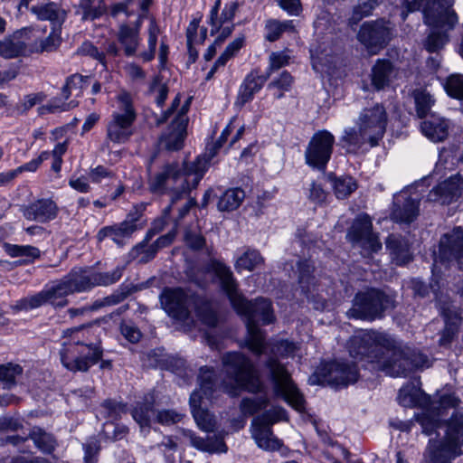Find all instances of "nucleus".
Here are the masks:
<instances>
[{
  "label": "nucleus",
  "instance_id": "nucleus-59",
  "mask_svg": "<svg viewBox=\"0 0 463 463\" xmlns=\"http://www.w3.org/2000/svg\"><path fill=\"white\" fill-rule=\"evenodd\" d=\"M184 240L185 244L193 250H200L205 244V240L196 228H187L184 232Z\"/></svg>",
  "mask_w": 463,
  "mask_h": 463
},
{
  "label": "nucleus",
  "instance_id": "nucleus-63",
  "mask_svg": "<svg viewBox=\"0 0 463 463\" xmlns=\"http://www.w3.org/2000/svg\"><path fill=\"white\" fill-rule=\"evenodd\" d=\"M458 325L446 322L445 328L442 330L439 344L440 346L449 347L458 333Z\"/></svg>",
  "mask_w": 463,
  "mask_h": 463
},
{
  "label": "nucleus",
  "instance_id": "nucleus-52",
  "mask_svg": "<svg viewBox=\"0 0 463 463\" xmlns=\"http://www.w3.org/2000/svg\"><path fill=\"white\" fill-rule=\"evenodd\" d=\"M293 84V77L288 71H283L278 79L273 80L269 85V89H278L279 92L275 94L276 99H281L285 91H288Z\"/></svg>",
  "mask_w": 463,
  "mask_h": 463
},
{
  "label": "nucleus",
  "instance_id": "nucleus-3",
  "mask_svg": "<svg viewBox=\"0 0 463 463\" xmlns=\"http://www.w3.org/2000/svg\"><path fill=\"white\" fill-rule=\"evenodd\" d=\"M209 165L205 156H198L192 163L165 165L149 182L150 190L156 194H168L170 204L164 210L167 216L178 201L187 197L192 189L197 187Z\"/></svg>",
  "mask_w": 463,
  "mask_h": 463
},
{
  "label": "nucleus",
  "instance_id": "nucleus-29",
  "mask_svg": "<svg viewBox=\"0 0 463 463\" xmlns=\"http://www.w3.org/2000/svg\"><path fill=\"white\" fill-rule=\"evenodd\" d=\"M269 77V73H268L267 76H262L254 71L250 72L240 87L235 104L239 107H242L250 101L254 94L260 91L263 87Z\"/></svg>",
  "mask_w": 463,
  "mask_h": 463
},
{
  "label": "nucleus",
  "instance_id": "nucleus-41",
  "mask_svg": "<svg viewBox=\"0 0 463 463\" xmlns=\"http://www.w3.org/2000/svg\"><path fill=\"white\" fill-rule=\"evenodd\" d=\"M280 420H287L285 409L282 407H273L255 418L252 423L260 426H269L270 428L271 425Z\"/></svg>",
  "mask_w": 463,
  "mask_h": 463
},
{
  "label": "nucleus",
  "instance_id": "nucleus-22",
  "mask_svg": "<svg viewBox=\"0 0 463 463\" xmlns=\"http://www.w3.org/2000/svg\"><path fill=\"white\" fill-rule=\"evenodd\" d=\"M21 212L28 221L45 223L56 218L59 208L51 199H39L22 206Z\"/></svg>",
  "mask_w": 463,
  "mask_h": 463
},
{
  "label": "nucleus",
  "instance_id": "nucleus-45",
  "mask_svg": "<svg viewBox=\"0 0 463 463\" xmlns=\"http://www.w3.org/2000/svg\"><path fill=\"white\" fill-rule=\"evenodd\" d=\"M159 32L156 21L152 20L148 27L147 50L139 53V57L144 61H150L154 59Z\"/></svg>",
  "mask_w": 463,
  "mask_h": 463
},
{
  "label": "nucleus",
  "instance_id": "nucleus-54",
  "mask_svg": "<svg viewBox=\"0 0 463 463\" xmlns=\"http://www.w3.org/2000/svg\"><path fill=\"white\" fill-rule=\"evenodd\" d=\"M197 315L201 321L209 327H215L219 323L216 312L210 303H204L199 307Z\"/></svg>",
  "mask_w": 463,
  "mask_h": 463
},
{
  "label": "nucleus",
  "instance_id": "nucleus-12",
  "mask_svg": "<svg viewBox=\"0 0 463 463\" xmlns=\"http://www.w3.org/2000/svg\"><path fill=\"white\" fill-rule=\"evenodd\" d=\"M123 268L117 267L108 272H90L81 268H75L63 277L71 293L84 292L95 286H109L116 283L122 276Z\"/></svg>",
  "mask_w": 463,
  "mask_h": 463
},
{
  "label": "nucleus",
  "instance_id": "nucleus-40",
  "mask_svg": "<svg viewBox=\"0 0 463 463\" xmlns=\"http://www.w3.org/2000/svg\"><path fill=\"white\" fill-rule=\"evenodd\" d=\"M23 373V368L19 364L8 363L0 365V382L5 388L11 389L16 384V378Z\"/></svg>",
  "mask_w": 463,
  "mask_h": 463
},
{
  "label": "nucleus",
  "instance_id": "nucleus-20",
  "mask_svg": "<svg viewBox=\"0 0 463 463\" xmlns=\"http://www.w3.org/2000/svg\"><path fill=\"white\" fill-rule=\"evenodd\" d=\"M439 257L444 260H456L463 264V228L456 227L440 238Z\"/></svg>",
  "mask_w": 463,
  "mask_h": 463
},
{
  "label": "nucleus",
  "instance_id": "nucleus-11",
  "mask_svg": "<svg viewBox=\"0 0 463 463\" xmlns=\"http://www.w3.org/2000/svg\"><path fill=\"white\" fill-rule=\"evenodd\" d=\"M393 307L391 297L379 289L370 288L355 295L347 315L350 317L372 321L382 317L386 309Z\"/></svg>",
  "mask_w": 463,
  "mask_h": 463
},
{
  "label": "nucleus",
  "instance_id": "nucleus-61",
  "mask_svg": "<svg viewBox=\"0 0 463 463\" xmlns=\"http://www.w3.org/2000/svg\"><path fill=\"white\" fill-rule=\"evenodd\" d=\"M156 247V245L151 244L146 248V245L141 243L132 250L131 255L133 257H137V255L140 253L141 256L138 260V262L146 263L156 256L157 252Z\"/></svg>",
  "mask_w": 463,
  "mask_h": 463
},
{
  "label": "nucleus",
  "instance_id": "nucleus-64",
  "mask_svg": "<svg viewBox=\"0 0 463 463\" xmlns=\"http://www.w3.org/2000/svg\"><path fill=\"white\" fill-rule=\"evenodd\" d=\"M182 414L173 410H163L156 411V421L162 425H171L182 420Z\"/></svg>",
  "mask_w": 463,
  "mask_h": 463
},
{
  "label": "nucleus",
  "instance_id": "nucleus-30",
  "mask_svg": "<svg viewBox=\"0 0 463 463\" xmlns=\"http://www.w3.org/2000/svg\"><path fill=\"white\" fill-rule=\"evenodd\" d=\"M397 70L387 60H378L372 68L371 83L376 90H383L396 78Z\"/></svg>",
  "mask_w": 463,
  "mask_h": 463
},
{
  "label": "nucleus",
  "instance_id": "nucleus-37",
  "mask_svg": "<svg viewBox=\"0 0 463 463\" xmlns=\"http://www.w3.org/2000/svg\"><path fill=\"white\" fill-rule=\"evenodd\" d=\"M131 414L139 426L144 428L150 426L151 422L156 420V411L154 410L152 402H146L137 403Z\"/></svg>",
  "mask_w": 463,
  "mask_h": 463
},
{
  "label": "nucleus",
  "instance_id": "nucleus-53",
  "mask_svg": "<svg viewBox=\"0 0 463 463\" xmlns=\"http://www.w3.org/2000/svg\"><path fill=\"white\" fill-rule=\"evenodd\" d=\"M118 100L120 103V111L114 112L113 114H119L122 118L128 117L130 120L135 121L136 112L132 105L130 94L123 91L118 96Z\"/></svg>",
  "mask_w": 463,
  "mask_h": 463
},
{
  "label": "nucleus",
  "instance_id": "nucleus-48",
  "mask_svg": "<svg viewBox=\"0 0 463 463\" xmlns=\"http://www.w3.org/2000/svg\"><path fill=\"white\" fill-rule=\"evenodd\" d=\"M448 95L458 99H463V75L451 74L444 82Z\"/></svg>",
  "mask_w": 463,
  "mask_h": 463
},
{
  "label": "nucleus",
  "instance_id": "nucleus-38",
  "mask_svg": "<svg viewBox=\"0 0 463 463\" xmlns=\"http://www.w3.org/2000/svg\"><path fill=\"white\" fill-rule=\"evenodd\" d=\"M264 259L258 250L249 249L237 259L235 269L238 271L242 269L251 271L262 265Z\"/></svg>",
  "mask_w": 463,
  "mask_h": 463
},
{
  "label": "nucleus",
  "instance_id": "nucleus-43",
  "mask_svg": "<svg viewBox=\"0 0 463 463\" xmlns=\"http://www.w3.org/2000/svg\"><path fill=\"white\" fill-rule=\"evenodd\" d=\"M377 5L378 3L375 0H359L354 7L349 23L351 24H358L364 17L371 15Z\"/></svg>",
  "mask_w": 463,
  "mask_h": 463
},
{
  "label": "nucleus",
  "instance_id": "nucleus-10",
  "mask_svg": "<svg viewBox=\"0 0 463 463\" xmlns=\"http://www.w3.org/2000/svg\"><path fill=\"white\" fill-rule=\"evenodd\" d=\"M227 376L240 388L256 393L263 390L258 370L244 354L237 352L227 353L222 358Z\"/></svg>",
  "mask_w": 463,
  "mask_h": 463
},
{
  "label": "nucleus",
  "instance_id": "nucleus-50",
  "mask_svg": "<svg viewBox=\"0 0 463 463\" xmlns=\"http://www.w3.org/2000/svg\"><path fill=\"white\" fill-rule=\"evenodd\" d=\"M268 404L269 399L267 397H258L256 399L244 398L241 402L240 408L244 415H253L266 408Z\"/></svg>",
  "mask_w": 463,
  "mask_h": 463
},
{
  "label": "nucleus",
  "instance_id": "nucleus-24",
  "mask_svg": "<svg viewBox=\"0 0 463 463\" xmlns=\"http://www.w3.org/2000/svg\"><path fill=\"white\" fill-rule=\"evenodd\" d=\"M143 16L139 15L135 24L130 26L128 24H121L117 33V39L123 47L126 56H134L140 44V26L142 24Z\"/></svg>",
  "mask_w": 463,
  "mask_h": 463
},
{
  "label": "nucleus",
  "instance_id": "nucleus-34",
  "mask_svg": "<svg viewBox=\"0 0 463 463\" xmlns=\"http://www.w3.org/2000/svg\"><path fill=\"white\" fill-rule=\"evenodd\" d=\"M31 12L40 20H49L52 23L61 24L65 19V12L57 4L52 2L45 5H33Z\"/></svg>",
  "mask_w": 463,
  "mask_h": 463
},
{
  "label": "nucleus",
  "instance_id": "nucleus-25",
  "mask_svg": "<svg viewBox=\"0 0 463 463\" xmlns=\"http://www.w3.org/2000/svg\"><path fill=\"white\" fill-rule=\"evenodd\" d=\"M449 122L437 113L430 114L420 123L421 133L430 140L439 143L449 137Z\"/></svg>",
  "mask_w": 463,
  "mask_h": 463
},
{
  "label": "nucleus",
  "instance_id": "nucleus-44",
  "mask_svg": "<svg viewBox=\"0 0 463 463\" xmlns=\"http://www.w3.org/2000/svg\"><path fill=\"white\" fill-rule=\"evenodd\" d=\"M5 252L12 258L25 257L32 260L40 257V250L38 248L31 245H14V244H5Z\"/></svg>",
  "mask_w": 463,
  "mask_h": 463
},
{
  "label": "nucleus",
  "instance_id": "nucleus-1",
  "mask_svg": "<svg viewBox=\"0 0 463 463\" xmlns=\"http://www.w3.org/2000/svg\"><path fill=\"white\" fill-rule=\"evenodd\" d=\"M208 269L219 279L222 290L228 296L233 308L246 318L248 335L246 346L254 354H262L264 335L259 328L258 323L269 324L274 320L271 303L266 298H257L254 302L248 301L238 292L237 282L229 267L218 260H212Z\"/></svg>",
  "mask_w": 463,
  "mask_h": 463
},
{
  "label": "nucleus",
  "instance_id": "nucleus-32",
  "mask_svg": "<svg viewBox=\"0 0 463 463\" xmlns=\"http://www.w3.org/2000/svg\"><path fill=\"white\" fill-rule=\"evenodd\" d=\"M245 199V192L241 188H229L219 197L217 208L220 212L237 210Z\"/></svg>",
  "mask_w": 463,
  "mask_h": 463
},
{
  "label": "nucleus",
  "instance_id": "nucleus-5",
  "mask_svg": "<svg viewBox=\"0 0 463 463\" xmlns=\"http://www.w3.org/2000/svg\"><path fill=\"white\" fill-rule=\"evenodd\" d=\"M454 0H407V13L422 7L427 25L440 29L430 32L423 41L424 49L430 53H439L449 43L447 32L454 28L458 16L451 8Z\"/></svg>",
  "mask_w": 463,
  "mask_h": 463
},
{
  "label": "nucleus",
  "instance_id": "nucleus-58",
  "mask_svg": "<svg viewBox=\"0 0 463 463\" xmlns=\"http://www.w3.org/2000/svg\"><path fill=\"white\" fill-rule=\"evenodd\" d=\"M410 364L414 369H424L431 365L428 356L423 353L411 350L407 353V365Z\"/></svg>",
  "mask_w": 463,
  "mask_h": 463
},
{
  "label": "nucleus",
  "instance_id": "nucleus-14",
  "mask_svg": "<svg viewBox=\"0 0 463 463\" xmlns=\"http://www.w3.org/2000/svg\"><path fill=\"white\" fill-rule=\"evenodd\" d=\"M394 26L390 21L378 19L362 24L357 33V40L371 54H377L391 41Z\"/></svg>",
  "mask_w": 463,
  "mask_h": 463
},
{
  "label": "nucleus",
  "instance_id": "nucleus-33",
  "mask_svg": "<svg viewBox=\"0 0 463 463\" xmlns=\"http://www.w3.org/2000/svg\"><path fill=\"white\" fill-rule=\"evenodd\" d=\"M416 115L420 118H426L430 114H435L431 109L435 106L436 99L426 89H419L413 91Z\"/></svg>",
  "mask_w": 463,
  "mask_h": 463
},
{
  "label": "nucleus",
  "instance_id": "nucleus-49",
  "mask_svg": "<svg viewBox=\"0 0 463 463\" xmlns=\"http://www.w3.org/2000/svg\"><path fill=\"white\" fill-rule=\"evenodd\" d=\"M25 44L21 41L8 40L0 42V56L13 59L20 56L25 51Z\"/></svg>",
  "mask_w": 463,
  "mask_h": 463
},
{
  "label": "nucleus",
  "instance_id": "nucleus-19",
  "mask_svg": "<svg viewBox=\"0 0 463 463\" xmlns=\"http://www.w3.org/2000/svg\"><path fill=\"white\" fill-rule=\"evenodd\" d=\"M463 194V176L456 174L439 184L429 193V200L449 204Z\"/></svg>",
  "mask_w": 463,
  "mask_h": 463
},
{
  "label": "nucleus",
  "instance_id": "nucleus-17",
  "mask_svg": "<svg viewBox=\"0 0 463 463\" xmlns=\"http://www.w3.org/2000/svg\"><path fill=\"white\" fill-rule=\"evenodd\" d=\"M373 224L367 214H360L355 218L347 232L350 241L358 244L368 253L377 252L382 248L378 236L372 232Z\"/></svg>",
  "mask_w": 463,
  "mask_h": 463
},
{
  "label": "nucleus",
  "instance_id": "nucleus-57",
  "mask_svg": "<svg viewBox=\"0 0 463 463\" xmlns=\"http://www.w3.org/2000/svg\"><path fill=\"white\" fill-rule=\"evenodd\" d=\"M243 36H240L234 39L231 43H229L224 52L217 59V65L224 66L227 61L240 51V49L243 46Z\"/></svg>",
  "mask_w": 463,
  "mask_h": 463
},
{
  "label": "nucleus",
  "instance_id": "nucleus-55",
  "mask_svg": "<svg viewBox=\"0 0 463 463\" xmlns=\"http://www.w3.org/2000/svg\"><path fill=\"white\" fill-rule=\"evenodd\" d=\"M77 53L82 56H89L93 60L99 61L106 67L105 52L99 49L90 42H84L78 49Z\"/></svg>",
  "mask_w": 463,
  "mask_h": 463
},
{
  "label": "nucleus",
  "instance_id": "nucleus-51",
  "mask_svg": "<svg viewBox=\"0 0 463 463\" xmlns=\"http://www.w3.org/2000/svg\"><path fill=\"white\" fill-rule=\"evenodd\" d=\"M45 99L46 95L43 92L28 94L15 105L14 109L19 115H24L33 107L38 103L43 102Z\"/></svg>",
  "mask_w": 463,
  "mask_h": 463
},
{
  "label": "nucleus",
  "instance_id": "nucleus-60",
  "mask_svg": "<svg viewBox=\"0 0 463 463\" xmlns=\"http://www.w3.org/2000/svg\"><path fill=\"white\" fill-rule=\"evenodd\" d=\"M290 59V55L286 51L272 52L269 55V67L268 73L270 74L272 71L288 65Z\"/></svg>",
  "mask_w": 463,
  "mask_h": 463
},
{
  "label": "nucleus",
  "instance_id": "nucleus-46",
  "mask_svg": "<svg viewBox=\"0 0 463 463\" xmlns=\"http://www.w3.org/2000/svg\"><path fill=\"white\" fill-rule=\"evenodd\" d=\"M294 25L291 21L279 22L277 20H269L266 24V39L269 42L278 40L281 33L286 31H292Z\"/></svg>",
  "mask_w": 463,
  "mask_h": 463
},
{
  "label": "nucleus",
  "instance_id": "nucleus-8",
  "mask_svg": "<svg viewBox=\"0 0 463 463\" xmlns=\"http://www.w3.org/2000/svg\"><path fill=\"white\" fill-rule=\"evenodd\" d=\"M463 413L453 415L445 423V435L440 440L430 439L427 449L430 463H451L463 454Z\"/></svg>",
  "mask_w": 463,
  "mask_h": 463
},
{
  "label": "nucleus",
  "instance_id": "nucleus-4",
  "mask_svg": "<svg viewBox=\"0 0 463 463\" xmlns=\"http://www.w3.org/2000/svg\"><path fill=\"white\" fill-rule=\"evenodd\" d=\"M99 326H81L69 328L62 333L61 362L71 372H87L102 357Z\"/></svg>",
  "mask_w": 463,
  "mask_h": 463
},
{
  "label": "nucleus",
  "instance_id": "nucleus-6",
  "mask_svg": "<svg viewBox=\"0 0 463 463\" xmlns=\"http://www.w3.org/2000/svg\"><path fill=\"white\" fill-rule=\"evenodd\" d=\"M269 349L270 357L266 363L269 371L270 380L273 383V391L277 396L282 397L289 405L298 411L305 410V400L291 376L283 364L278 362V357H289L296 352V345L288 341L276 343H265L263 353Z\"/></svg>",
  "mask_w": 463,
  "mask_h": 463
},
{
  "label": "nucleus",
  "instance_id": "nucleus-26",
  "mask_svg": "<svg viewBox=\"0 0 463 463\" xmlns=\"http://www.w3.org/2000/svg\"><path fill=\"white\" fill-rule=\"evenodd\" d=\"M134 120L122 118L119 114H112L107 125V138L113 143H125L132 136Z\"/></svg>",
  "mask_w": 463,
  "mask_h": 463
},
{
  "label": "nucleus",
  "instance_id": "nucleus-35",
  "mask_svg": "<svg viewBox=\"0 0 463 463\" xmlns=\"http://www.w3.org/2000/svg\"><path fill=\"white\" fill-rule=\"evenodd\" d=\"M90 83V76L80 74H73L67 78L65 85L61 90V96L64 99H68L71 95L80 97L84 89Z\"/></svg>",
  "mask_w": 463,
  "mask_h": 463
},
{
  "label": "nucleus",
  "instance_id": "nucleus-23",
  "mask_svg": "<svg viewBox=\"0 0 463 463\" xmlns=\"http://www.w3.org/2000/svg\"><path fill=\"white\" fill-rule=\"evenodd\" d=\"M137 229L138 225L137 224V219H127L120 223L103 227L99 231L97 239L99 241H102L103 240L109 238L117 245L123 246L126 240L130 238Z\"/></svg>",
  "mask_w": 463,
  "mask_h": 463
},
{
  "label": "nucleus",
  "instance_id": "nucleus-15",
  "mask_svg": "<svg viewBox=\"0 0 463 463\" xmlns=\"http://www.w3.org/2000/svg\"><path fill=\"white\" fill-rule=\"evenodd\" d=\"M323 382L335 387H345L357 381L359 373L354 363L333 361L323 364L317 372Z\"/></svg>",
  "mask_w": 463,
  "mask_h": 463
},
{
  "label": "nucleus",
  "instance_id": "nucleus-31",
  "mask_svg": "<svg viewBox=\"0 0 463 463\" xmlns=\"http://www.w3.org/2000/svg\"><path fill=\"white\" fill-rule=\"evenodd\" d=\"M251 436L258 447L266 451H275L282 446V442L273 435L269 426L251 423Z\"/></svg>",
  "mask_w": 463,
  "mask_h": 463
},
{
  "label": "nucleus",
  "instance_id": "nucleus-27",
  "mask_svg": "<svg viewBox=\"0 0 463 463\" xmlns=\"http://www.w3.org/2000/svg\"><path fill=\"white\" fill-rule=\"evenodd\" d=\"M220 7L221 0H215L209 15V24L211 25V34L213 35L218 33L221 27L225 24H232V19L239 9V3H227L219 15Z\"/></svg>",
  "mask_w": 463,
  "mask_h": 463
},
{
  "label": "nucleus",
  "instance_id": "nucleus-62",
  "mask_svg": "<svg viewBox=\"0 0 463 463\" xmlns=\"http://www.w3.org/2000/svg\"><path fill=\"white\" fill-rule=\"evenodd\" d=\"M61 43V38L56 33H52L45 39H42L35 43L37 52H52L56 50Z\"/></svg>",
  "mask_w": 463,
  "mask_h": 463
},
{
  "label": "nucleus",
  "instance_id": "nucleus-21",
  "mask_svg": "<svg viewBox=\"0 0 463 463\" xmlns=\"http://www.w3.org/2000/svg\"><path fill=\"white\" fill-rule=\"evenodd\" d=\"M160 301L163 308L169 316L180 320L188 317L187 296L181 288L164 290Z\"/></svg>",
  "mask_w": 463,
  "mask_h": 463
},
{
  "label": "nucleus",
  "instance_id": "nucleus-2",
  "mask_svg": "<svg viewBox=\"0 0 463 463\" xmlns=\"http://www.w3.org/2000/svg\"><path fill=\"white\" fill-rule=\"evenodd\" d=\"M347 348L353 358L372 364L387 375L399 377L405 373L402 341L387 333L361 331L349 339Z\"/></svg>",
  "mask_w": 463,
  "mask_h": 463
},
{
  "label": "nucleus",
  "instance_id": "nucleus-42",
  "mask_svg": "<svg viewBox=\"0 0 463 463\" xmlns=\"http://www.w3.org/2000/svg\"><path fill=\"white\" fill-rule=\"evenodd\" d=\"M30 439L42 451L50 453L53 450L55 441L52 435L44 432L42 429L34 427L30 432Z\"/></svg>",
  "mask_w": 463,
  "mask_h": 463
},
{
  "label": "nucleus",
  "instance_id": "nucleus-9",
  "mask_svg": "<svg viewBox=\"0 0 463 463\" xmlns=\"http://www.w3.org/2000/svg\"><path fill=\"white\" fill-rule=\"evenodd\" d=\"M198 383L200 390H196L191 394L190 407L197 426L204 431L211 432L214 430L216 422L214 417L207 410L202 408L203 394L206 399H211L213 392L219 386L218 379L214 371L205 366L200 369Z\"/></svg>",
  "mask_w": 463,
  "mask_h": 463
},
{
  "label": "nucleus",
  "instance_id": "nucleus-18",
  "mask_svg": "<svg viewBox=\"0 0 463 463\" xmlns=\"http://www.w3.org/2000/svg\"><path fill=\"white\" fill-rule=\"evenodd\" d=\"M188 101L178 111L170 126V132L162 136L160 142L163 146L168 150L175 151L182 148L184 140L186 137V128L188 118Z\"/></svg>",
  "mask_w": 463,
  "mask_h": 463
},
{
  "label": "nucleus",
  "instance_id": "nucleus-16",
  "mask_svg": "<svg viewBox=\"0 0 463 463\" xmlns=\"http://www.w3.org/2000/svg\"><path fill=\"white\" fill-rule=\"evenodd\" d=\"M334 143L335 137L330 132L322 130L315 133L305 152L307 164L319 169L325 168L331 157Z\"/></svg>",
  "mask_w": 463,
  "mask_h": 463
},
{
  "label": "nucleus",
  "instance_id": "nucleus-56",
  "mask_svg": "<svg viewBox=\"0 0 463 463\" xmlns=\"http://www.w3.org/2000/svg\"><path fill=\"white\" fill-rule=\"evenodd\" d=\"M77 106H78V102L75 100H71V101L66 103V102H61L59 99L55 98V99H52V101L49 104L39 108V113L45 114V113H56L59 111H68Z\"/></svg>",
  "mask_w": 463,
  "mask_h": 463
},
{
  "label": "nucleus",
  "instance_id": "nucleus-28",
  "mask_svg": "<svg viewBox=\"0 0 463 463\" xmlns=\"http://www.w3.org/2000/svg\"><path fill=\"white\" fill-rule=\"evenodd\" d=\"M181 432L184 438L189 439L190 444L199 450L211 454L227 452L228 448L223 441V437L214 435L203 439L197 437L190 430H182Z\"/></svg>",
  "mask_w": 463,
  "mask_h": 463
},
{
  "label": "nucleus",
  "instance_id": "nucleus-47",
  "mask_svg": "<svg viewBox=\"0 0 463 463\" xmlns=\"http://www.w3.org/2000/svg\"><path fill=\"white\" fill-rule=\"evenodd\" d=\"M298 282L302 288L303 292L307 293L310 290V286L313 284L314 277L313 266L309 260H302L298 264Z\"/></svg>",
  "mask_w": 463,
  "mask_h": 463
},
{
  "label": "nucleus",
  "instance_id": "nucleus-7",
  "mask_svg": "<svg viewBox=\"0 0 463 463\" xmlns=\"http://www.w3.org/2000/svg\"><path fill=\"white\" fill-rule=\"evenodd\" d=\"M386 125L387 113L384 107L375 104L360 112L356 120L357 129L346 128L341 140L345 143L348 150L359 148L364 144L375 146L383 138Z\"/></svg>",
  "mask_w": 463,
  "mask_h": 463
},
{
  "label": "nucleus",
  "instance_id": "nucleus-13",
  "mask_svg": "<svg viewBox=\"0 0 463 463\" xmlns=\"http://www.w3.org/2000/svg\"><path fill=\"white\" fill-rule=\"evenodd\" d=\"M71 294V290L69 288L62 278L52 287L33 296L17 300L11 306V309L14 312L28 311L30 309L37 308L46 303L56 307H63L68 305L66 297Z\"/></svg>",
  "mask_w": 463,
  "mask_h": 463
},
{
  "label": "nucleus",
  "instance_id": "nucleus-39",
  "mask_svg": "<svg viewBox=\"0 0 463 463\" xmlns=\"http://www.w3.org/2000/svg\"><path fill=\"white\" fill-rule=\"evenodd\" d=\"M80 9L82 13V20L90 21L100 17L106 12L102 0H80Z\"/></svg>",
  "mask_w": 463,
  "mask_h": 463
},
{
  "label": "nucleus",
  "instance_id": "nucleus-36",
  "mask_svg": "<svg viewBox=\"0 0 463 463\" xmlns=\"http://www.w3.org/2000/svg\"><path fill=\"white\" fill-rule=\"evenodd\" d=\"M332 188L338 199L348 197L356 188L357 184L351 176H335L333 174L328 175Z\"/></svg>",
  "mask_w": 463,
  "mask_h": 463
}]
</instances>
